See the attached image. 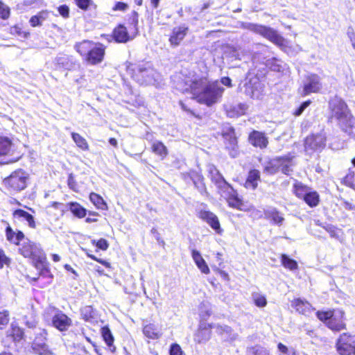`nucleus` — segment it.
I'll list each match as a JSON object with an SVG mask.
<instances>
[{
    "label": "nucleus",
    "mask_w": 355,
    "mask_h": 355,
    "mask_svg": "<svg viewBox=\"0 0 355 355\" xmlns=\"http://www.w3.org/2000/svg\"><path fill=\"white\" fill-rule=\"evenodd\" d=\"M207 80L205 77L192 79L185 76L179 82L180 89L183 94H191L192 99L198 103L211 107L221 98L224 88L218 85L217 80L206 83Z\"/></svg>",
    "instance_id": "f257e3e1"
},
{
    "label": "nucleus",
    "mask_w": 355,
    "mask_h": 355,
    "mask_svg": "<svg viewBox=\"0 0 355 355\" xmlns=\"http://www.w3.org/2000/svg\"><path fill=\"white\" fill-rule=\"evenodd\" d=\"M330 114L329 122L334 119L338 121L340 128L346 132H349L352 128L354 118L346 102L338 96L330 99L329 101Z\"/></svg>",
    "instance_id": "f03ea898"
},
{
    "label": "nucleus",
    "mask_w": 355,
    "mask_h": 355,
    "mask_svg": "<svg viewBox=\"0 0 355 355\" xmlns=\"http://www.w3.org/2000/svg\"><path fill=\"white\" fill-rule=\"evenodd\" d=\"M74 49L83 60L89 65L99 64L103 61L105 55V46L92 40H84L76 42Z\"/></svg>",
    "instance_id": "7ed1b4c3"
},
{
    "label": "nucleus",
    "mask_w": 355,
    "mask_h": 355,
    "mask_svg": "<svg viewBox=\"0 0 355 355\" xmlns=\"http://www.w3.org/2000/svg\"><path fill=\"white\" fill-rule=\"evenodd\" d=\"M315 316L329 329L334 332H340L347 329L345 313L342 310L335 309H321L315 312Z\"/></svg>",
    "instance_id": "20e7f679"
},
{
    "label": "nucleus",
    "mask_w": 355,
    "mask_h": 355,
    "mask_svg": "<svg viewBox=\"0 0 355 355\" xmlns=\"http://www.w3.org/2000/svg\"><path fill=\"white\" fill-rule=\"evenodd\" d=\"M29 174L23 168H19L4 178L2 184L10 193H17L28 187Z\"/></svg>",
    "instance_id": "39448f33"
},
{
    "label": "nucleus",
    "mask_w": 355,
    "mask_h": 355,
    "mask_svg": "<svg viewBox=\"0 0 355 355\" xmlns=\"http://www.w3.org/2000/svg\"><path fill=\"white\" fill-rule=\"evenodd\" d=\"M18 246V253L24 258L32 260L36 268H38L39 264L46 263V254L39 244L26 239Z\"/></svg>",
    "instance_id": "423d86ee"
},
{
    "label": "nucleus",
    "mask_w": 355,
    "mask_h": 355,
    "mask_svg": "<svg viewBox=\"0 0 355 355\" xmlns=\"http://www.w3.org/2000/svg\"><path fill=\"white\" fill-rule=\"evenodd\" d=\"M130 26L132 27L134 30V34L130 35L127 28L122 24H119L116 26L111 34V37L113 40L116 43H126L128 41L132 40L134 37L137 34V26L139 23V15L135 10H132L128 17Z\"/></svg>",
    "instance_id": "0eeeda50"
},
{
    "label": "nucleus",
    "mask_w": 355,
    "mask_h": 355,
    "mask_svg": "<svg viewBox=\"0 0 355 355\" xmlns=\"http://www.w3.org/2000/svg\"><path fill=\"white\" fill-rule=\"evenodd\" d=\"M249 29L256 34L261 35L282 50L288 46L286 40L271 27L261 24H250Z\"/></svg>",
    "instance_id": "6e6552de"
},
{
    "label": "nucleus",
    "mask_w": 355,
    "mask_h": 355,
    "mask_svg": "<svg viewBox=\"0 0 355 355\" xmlns=\"http://www.w3.org/2000/svg\"><path fill=\"white\" fill-rule=\"evenodd\" d=\"M222 184L219 186V189L225 194V199L227 205L234 209L239 211H245V203L243 198L239 195L232 184L228 183L222 175H220Z\"/></svg>",
    "instance_id": "1a4fd4ad"
},
{
    "label": "nucleus",
    "mask_w": 355,
    "mask_h": 355,
    "mask_svg": "<svg viewBox=\"0 0 355 355\" xmlns=\"http://www.w3.org/2000/svg\"><path fill=\"white\" fill-rule=\"evenodd\" d=\"M23 154L18 150L16 145L11 138L0 135V157H12L7 162V164H12L18 162Z\"/></svg>",
    "instance_id": "9d476101"
},
{
    "label": "nucleus",
    "mask_w": 355,
    "mask_h": 355,
    "mask_svg": "<svg viewBox=\"0 0 355 355\" xmlns=\"http://www.w3.org/2000/svg\"><path fill=\"white\" fill-rule=\"evenodd\" d=\"M335 348L339 355H355V335L340 334L336 340Z\"/></svg>",
    "instance_id": "9b49d317"
},
{
    "label": "nucleus",
    "mask_w": 355,
    "mask_h": 355,
    "mask_svg": "<svg viewBox=\"0 0 355 355\" xmlns=\"http://www.w3.org/2000/svg\"><path fill=\"white\" fill-rule=\"evenodd\" d=\"M48 331L46 329H40L35 334L31 343L33 351L38 355H52L53 351L48 345Z\"/></svg>",
    "instance_id": "f8f14e48"
},
{
    "label": "nucleus",
    "mask_w": 355,
    "mask_h": 355,
    "mask_svg": "<svg viewBox=\"0 0 355 355\" xmlns=\"http://www.w3.org/2000/svg\"><path fill=\"white\" fill-rule=\"evenodd\" d=\"M220 136L223 139L225 148L229 152L230 155L232 157H236L239 154V141L234 128L230 126L223 128Z\"/></svg>",
    "instance_id": "ddd939ff"
},
{
    "label": "nucleus",
    "mask_w": 355,
    "mask_h": 355,
    "mask_svg": "<svg viewBox=\"0 0 355 355\" xmlns=\"http://www.w3.org/2000/svg\"><path fill=\"white\" fill-rule=\"evenodd\" d=\"M40 265L42 266V268L38 272L37 277H31L27 276L26 279L32 285L40 288H44L52 283L53 275L51 272L46 262Z\"/></svg>",
    "instance_id": "4468645a"
},
{
    "label": "nucleus",
    "mask_w": 355,
    "mask_h": 355,
    "mask_svg": "<svg viewBox=\"0 0 355 355\" xmlns=\"http://www.w3.org/2000/svg\"><path fill=\"white\" fill-rule=\"evenodd\" d=\"M327 138L322 133L310 134L304 141V147L306 151H321L326 146Z\"/></svg>",
    "instance_id": "2eb2a0df"
},
{
    "label": "nucleus",
    "mask_w": 355,
    "mask_h": 355,
    "mask_svg": "<svg viewBox=\"0 0 355 355\" xmlns=\"http://www.w3.org/2000/svg\"><path fill=\"white\" fill-rule=\"evenodd\" d=\"M189 31V28L186 24L173 27L168 35L170 46L176 48L181 45L187 36Z\"/></svg>",
    "instance_id": "dca6fc26"
},
{
    "label": "nucleus",
    "mask_w": 355,
    "mask_h": 355,
    "mask_svg": "<svg viewBox=\"0 0 355 355\" xmlns=\"http://www.w3.org/2000/svg\"><path fill=\"white\" fill-rule=\"evenodd\" d=\"M53 309L55 311V314L51 318L52 326L61 332L68 331L73 325L71 318L61 310L55 307Z\"/></svg>",
    "instance_id": "f3484780"
},
{
    "label": "nucleus",
    "mask_w": 355,
    "mask_h": 355,
    "mask_svg": "<svg viewBox=\"0 0 355 355\" xmlns=\"http://www.w3.org/2000/svg\"><path fill=\"white\" fill-rule=\"evenodd\" d=\"M6 338L8 342L17 345L25 342L26 336L24 328L18 324L12 322L6 332Z\"/></svg>",
    "instance_id": "a211bd4d"
},
{
    "label": "nucleus",
    "mask_w": 355,
    "mask_h": 355,
    "mask_svg": "<svg viewBox=\"0 0 355 355\" xmlns=\"http://www.w3.org/2000/svg\"><path fill=\"white\" fill-rule=\"evenodd\" d=\"M198 217L206 222L217 234H221L223 229L218 216L209 210L201 209L198 211Z\"/></svg>",
    "instance_id": "6ab92c4d"
},
{
    "label": "nucleus",
    "mask_w": 355,
    "mask_h": 355,
    "mask_svg": "<svg viewBox=\"0 0 355 355\" xmlns=\"http://www.w3.org/2000/svg\"><path fill=\"white\" fill-rule=\"evenodd\" d=\"M248 141L253 147L261 150L266 148L269 144L268 138L266 133L255 130L250 132L248 137Z\"/></svg>",
    "instance_id": "aec40b11"
},
{
    "label": "nucleus",
    "mask_w": 355,
    "mask_h": 355,
    "mask_svg": "<svg viewBox=\"0 0 355 355\" xmlns=\"http://www.w3.org/2000/svg\"><path fill=\"white\" fill-rule=\"evenodd\" d=\"M183 180L187 182L191 181L195 187L200 191L206 189L205 178L202 174L196 170L191 169L182 174Z\"/></svg>",
    "instance_id": "412c9836"
},
{
    "label": "nucleus",
    "mask_w": 355,
    "mask_h": 355,
    "mask_svg": "<svg viewBox=\"0 0 355 355\" xmlns=\"http://www.w3.org/2000/svg\"><path fill=\"white\" fill-rule=\"evenodd\" d=\"M306 80L308 82L304 83L303 86L302 96L320 92L322 85L318 74L311 73L306 76Z\"/></svg>",
    "instance_id": "4be33fe9"
},
{
    "label": "nucleus",
    "mask_w": 355,
    "mask_h": 355,
    "mask_svg": "<svg viewBox=\"0 0 355 355\" xmlns=\"http://www.w3.org/2000/svg\"><path fill=\"white\" fill-rule=\"evenodd\" d=\"M294 158L295 156L291 154L277 156L279 171L284 175H291L293 172V166H295Z\"/></svg>",
    "instance_id": "5701e85b"
},
{
    "label": "nucleus",
    "mask_w": 355,
    "mask_h": 355,
    "mask_svg": "<svg viewBox=\"0 0 355 355\" xmlns=\"http://www.w3.org/2000/svg\"><path fill=\"white\" fill-rule=\"evenodd\" d=\"M212 327V324H200L193 335L194 342L200 344L209 340L211 338Z\"/></svg>",
    "instance_id": "b1692460"
},
{
    "label": "nucleus",
    "mask_w": 355,
    "mask_h": 355,
    "mask_svg": "<svg viewBox=\"0 0 355 355\" xmlns=\"http://www.w3.org/2000/svg\"><path fill=\"white\" fill-rule=\"evenodd\" d=\"M291 303L292 308L301 315H306L315 310L312 304L305 299L294 298Z\"/></svg>",
    "instance_id": "393cba45"
},
{
    "label": "nucleus",
    "mask_w": 355,
    "mask_h": 355,
    "mask_svg": "<svg viewBox=\"0 0 355 355\" xmlns=\"http://www.w3.org/2000/svg\"><path fill=\"white\" fill-rule=\"evenodd\" d=\"M5 235L6 241L14 245H19L21 241L25 239L24 233L19 230L15 231L12 227L8 224L5 229Z\"/></svg>",
    "instance_id": "a878e982"
},
{
    "label": "nucleus",
    "mask_w": 355,
    "mask_h": 355,
    "mask_svg": "<svg viewBox=\"0 0 355 355\" xmlns=\"http://www.w3.org/2000/svg\"><path fill=\"white\" fill-rule=\"evenodd\" d=\"M261 173L258 169H250L247 175L243 186L247 189L256 190L261 182Z\"/></svg>",
    "instance_id": "bb28decb"
},
{
    "label": "nucleus",
    "mask_w": 355,
    "mask_h": 355,
    "mask_svg": "<svg viewBox=\"0 0 355 355\" xmlns=\"http://www.w3.org/2000/svg\"><path fill=\"white\" fill-rule=\"evenodd\" d=\"M147 71L146 67L137 63H129L126 66V71L130 76L137 81L142 80V74Z\"/></svg>",
    "instance_id": "cd10ccee"
},
{
    "label": "nucleus",
    "mask_w": 355,
    "mask_h": 355,
    "mask_svg": "<svg viewBox=\"0 0 355 355\" xmlns=\"http://www.w3.org/2000/svg\"><path fill=\"white\" fill-rule=\"evenodd\" d=\"M14 219L24 218L27 223L29 227L35 229L36 223L33 216L22 209H16L12 213Z\"/></svg>",
    "instance_id": "c85d7f7f"
},
{
    "label": "nucleus",
    "mask_w": 355,
    "mask_h": 355,
    "mask_svg": "<svg viewBox=\"0 0 355 355\" xmlns=\"http://www.w3.org/2000/svg\"><path fill=\"white\" fill-rule=\"evenodd\" d=\"M191 256L200 272L203 274L208 275L210 272L209 268L200 252L196 250H192Z\"/></svg>",
    "instance_id": "c756f323"
},
{
    "label": "nucleus",
    "mask_w": 355,
    "mask_h": 355,
    "mask_svg": "<svg viewBox=\"0 0 355 355\" xmlns=\"http://www.w3.org/2000/svg\"><path fill=\"white\" fill-rule=\"evenodd\" d=\"M142 332L146 338L150 340H158L162 335V332L153 323L144 324L142 327Z\"/></svg>",
    "instance_id": "7c9ffc66"
},
{
    "label": "nucleus",
    "mask_w": 355,
    "mask_h": 355,
    "mask_svg": "<svg viewBox=\"0 0 355 355\" xmlns=\"http://www.w3.org/2000/svg\"><path fill=\"white\" fill-rule=\"evenodd\" d=\"M302 200L309 207H315L318 206L320 202V194L318 191L313 190L311 188Z\"/></svg>",
    "instance_id": "2f4dec72"
},
{
    "label": "nucleus",
    "mask_w": 355,
    "mask_h": 355,
    "mask_svg": "<svg viewBox=\"0 0 355 355\" xmlns=\"http://www.w3.org/2000/svg\"><path fill=\"white\" fill-rule=\"evenodd\" d=\"M310 189L308 185L295 180L293 184L292 192L297 198L302 200Z\"/></svg>",
    "instance_id": "473e14b6"
},
{
    "label": "nucleus",
    "mask_w": 355,
    "mask_h": 355,
    "mask_svg": "<svg viewBox=\"0 0 355 355\" xmlns=\"http://www.w3.org/2000/svg\"><path fill=\"white\" fill-rule=\"evenodd\" d=\"M101 334L103 340L105 341L107 347L110 348V350L112 352H115L116 347L114 345V338L109 327H102L101 329Z\"/></svg>",
    "instance_id": "72a5a7b5"
},
{
    "label": "nucleus",
    "mask_w": 355,
    "mask_h": 355,
    "mask_svg": "<svg viewBox=\"0 0 355 355\" xmlns=\"http://www.w3.org/2000/svg\"><path fill=\"white\" fill-rule=\"evenodd\" d=\"M71 214L78 218H83L87 215V209L79 202H69L67 204Z\"/></svg>",
    "instance_id": "f704fd0d"
},
{
    "label": "nucleus",
    "mask_w": 355,
    "mask_h": 355,
    "mask_svg": "<svg viewBox=\"0 0 355 355\" xmlns=\"http://www.w3.org/2000/svg\"><path fill=\"white\" fill-rule=\"evenodd\" d=\"M151 151L159 157L162 159L166 157L168 154V149L163 142L160 141H156L151 145Z\"/></svg>",
    "instance_id": "c9c22d12"
},
{
    "label": "nucleus",
    "mask_w": 355,
    "mask_h": 355,
    "mask_svg": "<svg viewBox=\"0 0 355 355\" xmlns=\"http://www.w3.org/2000/svg\"><path fill=\"white\" fill-rule=\"evenodd\" d=\"M265 217L271 223L281 225L284 220V218L280 211L276 209L265 211Z\"/></svg>",
    "instance_id": "e433bc0d"
},
{
    "label": "nucleus",
    "mask_w": 355,
    "mask_h": 355,
    "mask_svg": "<svg viewBox=\"0 0 355 355\" xmlns=\"http://www.w3.org/2000/svg\"><path fill=\"white\" fill-rule=\"evenodd\" d=\"M89 200L97 209L107 210L108 206L100 194L95 192L90 193Z\"/></svg>",
    "instance_id": "4c0bfd02"
},
{
    "label": "nucleus",
    "mask_w": 355,
    "mask_h": 355,
    "mask_svg": "<svg viewBox=\"0 0 355 355\" xmlns=\"http://www.w3.org/2000/svg\"><path fill=\"white\" fill-rule=\"evenodd\" d=\"M49 16V11L43 10L38 12L36 15H33L29 19V24L31 27L41 26L42 21L47 19Z\"/></svg>",
    "instance_id": "58836bf2"
},
{
    "label": "nucleus",
    "mask_w": 355,
    "mask_h": 355,
    "mask_svg": "<svg viewBox=\"0 0 355 355\" xmlns=\"http://www.w3.org/2000/svg\"><path fill=\"white\" fill-rule=\"evenodd\" d=\"M71 136L78 148L83 151H88L89 150V145L88 142L85 138L81 136L79 133L73 132L71 133Z\"/></svg>",
    "instance_id": "ea45409f"
},
{
    "label": "nucleus",
    "mask_w": 355,
    "mask_h": 355,
    "mask_svg": "<svg viewBox=\"0 0 355 355\" xmlns=\"http://www.w3.org/2000/svg\"><path fill=\"white\" fill-rule=\"evenodd\" d=\"M279 171L277 157L269 159L263 167V172L268 175H273Z\"/></svg>",
    "instance_id": "a19ab883"
},
{
    "label": "nucleus",
    "mask_w": 355,
    "mask_h": 355,
    "mask_svg": "<svg viewBox=\"0 0 355 355\" xmlns=\"http://www.w3.org/2000/svg\"><path fill=\"white\" fill-rule=\"evenodd\" d=\"M9 33L14 36L20 37L23 39H27L30 37L29 31H24L21 25L16 24L9 28Z\"/></svg>",
    "instance_id": "79ce46f5"
},
{
    "label": "nucleus",
    "mask_w": 355,
    "mask_h": 355,
    "mask_svg": "<svg viewBox=\"0 0 355 355\" xmlns=\"http://www.w3.org/2000/svg\"><path fill=\"white\" fill-rule=\"evenodd\" d=\"M280 260L282 265L290 270H297L298 268L297 262L291 258H290L286 254H282L280 256Z\"/></svg>",
    "instance_id": "37998d69"
},
{
    "label": "nucleus",
    "mask_w": 355,
    "mask_h": 355,
    "mask_svg": "<svg viewBox=\"0 0 355 355\" xmlns=\"http://www.w3.org/2000/svg\"><path fill=\"white\" fill-rule=\"evenodd\" d=\"M341 184L355 191V173L349 170L347 173L343 178Z\"/></svg>",
    "instance_id": "c03bdc74"
},
{
    "label": "nucleus",
    "mask_w": 355,
    "mask_h": 355,
    "mask_svg": "<svg viewBox=\"0 0 355 355\" xmlns=\"http://www.w3.org/2000/svg\"><path fill=\"white\" fill-rule=\"evenodd\" d=\"M244 88L245 94L250 98H254L255 97H258V94H259L258 88L255 84L252 83L251 81L245 83Z\"/></svg>",
    "instance_id": "a18cd8bd"
},
{
    "label": "nucleus",
    "mask_w": 355,
    "mask_h": 355,
    "mask_svg": "<svg viewBox=\"0 0 355 355\" xmlns=\"http://www.w3.org/2000/svg\"><path fill=\"white\" fill-rule=\"evenodd\" d=\"M253 302L258 307H265L267 305V300L265 295L259 293H254L252 295Z\"/></svg>",
    "instance_id": "49530a36"
},
{
    "label": "nucleus",
    "mask_w": 355,
    "mask_h": 355,
    "mask_svg": "<svg viewBox=\"0 0 355 355\" xmlns=\"http://www.w3.org/2000/svg\"><path fill=\"white\" fill-rule=\"evenodd\" d=\"M11 264V258L9 257L3 248H0V269L4 266H10Z\"/></svg>",
    "instance_id": "de8ad7c7"
},
{
    "label": "nucleus",
    "mask_w": 355,
    "mask_h": 355,
    "mask_svg": "<svg viewBox=\"0 0 355 355\" xmlns=\"http://www.w3.org/2000/svg\"><path fill=\"white\" fill-rule=\"evenodd\" d=\"M10 321V312L8 310L0 311V329L6 327Z\"/></svg>",
    "instance_id": "09e8293b"
},
{
    "label": "nucleus",
    "mask_w": 355,
    "mask_h": 355,
    "mask_svg": "<svg viewBox=\"0 0 355 355\" xmlns=\"http://www.w3.org/2000/svg\"><path fill=\"white\" fill-rule=\"evenodd\" d=\"M10 16V8L0 0V18L3 20H6Z\"/></svg>",
    "instance_id": "8fccbe9b"
},
{
    "label": "nucleus",
    "mask_w": 355,
    "mask_h": 355,
    "mask_svg": "<svg viewBox=\"0 0 355 355\" xmlns=\"http://www.w3.org/2000/svg\"><path fill=\"white\" fill-rule=\"evenodd\" d=\"M92 243L94 245H95L98 249L103 251L107 250L110 245L108 241L103 238H101L97 241L92 240Z\"/></svg>",
    "instance_id": "3c124183"
},
{
    "label": "nucleus",
    "mask_w": 355,
    "mask_h": 355,
    "mask_svg": "<svg viewBox=\"0 0 355 355\" xmlns=\"http://www.w3.org/2000/svg\"><path fill=\"white\" fill-rule=\"evenodd\" d=\"M76 6L82 10L87 11L93 4L92 0H74Z\"/></svg>",
    "instance_id": "603ef678"
},
{
    "label": "nucleus",
    "mask_w": 355,
    "mask_h": 355,
    "mask_svg": "<svg viewBox=\"0 0 355 355\" xmlns=\"http://www.w3.org/2000/svg\"><path fill=\"white\" fill-rule=\"evenodd\" d=\"M169 355H186L181 346L178 343H172L169 348Z\"/></svg>",
    "instance_id": "864d4df0"
},
{
    "label": "nucleus",
    "mask_w": 355,
    "mask_h": 355,
    "mask_svg": "<svg viewBox=\"0 0 355 355\" xmlns=\"http://www.w3.org/2000/svg\"><path fill=\"white\" fill-rule=\"evenodd\" d=\"M67 185L70 189L75 192L78 191V184L75 180V178L72 173L69 174L67 178Z\"/></svg>",
    "instance_id": "5fc2aeb1"
},
{
    "label": "nucleus",
    "mask_w": 355,
    "mask_h": 355,
    "mask_svg": "<svg viewBox=\"0 0 355 355\" xmlns=\"http://www.w3.org/2000/svg\"><path fill=\"white\" fill-rule=\"evenodd\" d=\"M129 8V6L127 3L123 1H116L112 8V10L125 12Z\"/></svg>",
    "instance_id": "6e6d98bb"
},
{
    "label": "nucleus",
    "mask_w": 355,
    "mask_h": 355,
    "mask_svg": "<svg viewBox=\"0 0 355 355\" xmlns=\"http://www.w3.org/2000/svg\"><path fill=\"white\" fill-rule=\"evenodd\" d=\"M86 254H87V256L89 258H90L91 259H92L94 261H96V262L102 264L105 268H112L111 263L110 262H108L107 261L102 259H100V258H98L97 257H96L93 254H91V253L88 252H86Z\"/></svg>",
    "instance_id": "4d7b16f0"
},
{
    "label": "nucleus",
    "mask_w": 355,
    "mask_h": 355,
    "mask_svg": "<svg viewBox=\"0 0 355 355\" xmlns=\"http://www.w3.org/2000/svg\"><path fill=\"white\" fill-rule=\"evenodd\" d=\"M179 105L184 112H187L188 114H191V116H194L198 119H202V116L200 114L196 113L193 110L189 108L184 101H180Z\"/></svg>",
    "instance_id": "13d9d810"
},
{
    "label": "nucleus",
    "mask_w": 355,
    "mask_h": 355,
    "mask_svg": "<svg viewBox=\"0 0 355 355\" xmlns=\"http://www.w3.org/2000/svg\"><path fill=\"white\" fill-rule=\"evenodd\" d=\"M311 103V100L304 101L294 112L293 115L295 116H300L304 110Z\"/></svg>",
    "instance_id": "bf43d9fd"
},
{
    "label": "nucleus",
    "mask_w": 355,
    "mask_h": 355,
    "mask_svg": "<svg viewBox=\"0 0 355 355\" xmlns=\"http://www.w3.org/2000/svg\"><path fill=\"white\" fill-rule=\"evenodd\" d=\"M58 11L59 14L63 17V18H69V8L66 4L60 5L58 7Z\"/></svg>",
    "instance_id": "052dcab7"
},
{
    "label": "nucleus",
    "mask_w": 355,
    "mask_h": 355,
    "mask_svg": "<svg viewBox=\"0 0 355 355\" xmlns=\"http://www.w3.org/2000/svg\"><path fill=\"white\" fill-rule=\"evenodd\" d=\"M88 214L89 216L85 218L87 223H96L98 220L97 216H99V214L98 212L89 211Z\"/></svg>",
    "instance_id": "680f3d73"
},
{
    "label": "nucleus",
    "mask_w": 355,
    "mask_h": 355,
    "mask_svg": "<svg viewBox=\"0 0 355 355\" xmlns=\"http://www.w3.org/2000/svg\"><path fill=\"white\" fill-rule=\"evenodd\" d=\"M324 230L330 234L331 237H338V228L332 225H328L324 227Z\"/></svg>",
    "instance_id": "e2e57ef3"
},
{
    "label": "nucleus",
    "mask_w": 355,
    "mask_h": 355,
    "mask_svg": "<svg viewBox=\"0 0 355 355\" xmlns=\"http://www.w3.org/2000/svg\"><path fill=\"white\" fill-rule=\"evenodd\" d=\"M24 324H25L26 327H27L29 329L35 328L37 324V322L36 320H35L34 318L31 319V320H28V316H26V315H25L24 317Z\"/></svg>",
    "instance_id": "0e129e2a"
},
{
    "label": "nucleus",
    "mask_w": 355,
    "mask_h": 355,
    "mask_svg": "<svg viewBox=\"0 0 355 355\" xmlns=\"http://www.w3.org/2000/svg\"><path fill=\"white\" fill-rule=\"evenodd\" d=\"M246 105L243 103H239L232 108L233 110H236V115L240 116L245 114Z\"/></svg>",
    "instance_id": "69168bd1"
},
{
    "label": "nucleus",
    "mask_w": 355,
    "mask_h": 355,
    "mask_svg": "<svg viewBox=\"0 0 355 355\" xmlns=\"http://www.w3.org/2000/svg\"><path fill=\"white\" fill-rule=\"evenodd\" d=\"M347 35L352 43V46H355V31L354 28L352 27L348 28Z\"/></svg>",
    "instance_id": "338daca9"
},
{
    "label": "nucleus",
    "mask_w": 355,
    "mask_h": 355,
    "mask_svg": "<svg viewBox=\"0 0 355 355\" xmlns=\"http://www.w3.org/2000/svg\"><path fill=\"white\" fill-rule=\"evenodd\" d=\"M220 83L224 85L225 86H227V87H232V80L228 76H224L220 78Z\"/></svg>",
    "instance_id": "774afa93"
}]
</instances>
